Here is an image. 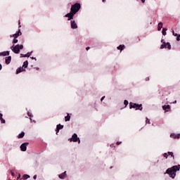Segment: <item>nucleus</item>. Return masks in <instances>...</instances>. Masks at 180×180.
I'll use <instances>...</instances> for the list:
<instances>
[{"instance_id":"nucleus-1","label":"nucleus","mask_w":180,"mask_h":180,"mask_svg":"<svg viewBox=\"0 0 180 180\" xmlns=\"http://www.w3.org/2000/svg\"><path fill=\"white\" fill-rule=\"evenodd\" d=\"M79 9H81V4H79V3H76L72 5L70 8V13L65 15V18H68V20H71V19H73L74 15H75V13H77Z\"/></svg>"},{"instance_id":"nucleus-2","label":"nucleus","mask_w":180,"mask_h":180,"mask_svg":"<svg viewBox=\"0 0 180 180\" xmlns=\"http://www.w3.org/2000/svg\"><path fill=\"white\" fill-rule=\"evenodd\" d=\"M180 169V165H179L178 166H173L171 168H169L166 171V174H168L169 175L170 178H175L176 176V171H179Z\"/></svg>"},{"instance_id":"nucleus-3","label":"nucleus","mask_w":180,"mask_h":180,"mask_svg":"<svg viewBox=\"0 0 180 180\" xmlns=\"http://www.w3.org/2000/svg\"><path fill=\"white\" fill-rule=\"evenodd\" d=\"M11 49L13 53L15 54H19V53H20V50H22L23 49V45L17 44L15 46V44H13Z\"/></svg>"},{"instance_id":"nucleus-4","label":"nucleus","mask_w":180,"mask_h":180,"mask_svg":"<svg viewBox=\"0 0 180 180\" xmlns=\"http://www.w3.org/2000/svg\"><path fill=\"white\" fill-rule=\"evenodd\" d=\"M27 65H29V62L27 60H25L24 63H23V65L22 68H20L18 69H17L16 70V74H19L23 71H25V68H27Z\"/></svg>"},{"instance_id":"nucleus-5","label":"nucleus","mask_w":180,"mask_h":180,"mask_svg":"<svg viewBox=\"0 0 180 180\" xmlns=\"http://www.w3.org/2000/svg\"><path fill=\"white\" fill-rule=\"evenodd\" d=\"M129 106L130 109L133 108L134 109H136V110H143V107H141V104L139 105L137 103H130Z\"/></svg>"},{"instance_id":"nucleus-6","label":"nucleus","mask_w":180,"mask_h":180,"mask_svg":"<svg viewBox=\"0 0 180 180\" xmlns=\"http://www.w3.org/2000/svg\"><path fill=\"white\" fill-rule=\"evenodd\" d=\"M160 49H168V50H171V44H169V42H163V44L160 46Z\"/></svg>"},{"instance_id":"nucleus-7","label":"nucleus","mask_w":180,"mask_h":180,"mask_svg":"<svg viewBox=\"0 0 180 180\" xmlns=\"http://www.w3.org/2000/svg\"><path fill=\"white\" fill-rule=\"evenodd\" d=\"M72 140L74 142L79 141V143H81V141H79V138H78V135L77 134H74L72 136ZM79 140V141H78Z\"/></svg>"},{"instance_id":"nucleus-8","label":"nucleus","mask_w":180,"mask_h":180,"mask_svg":"<svg viewBox=\"0 0 180 180\" xmlns=\"http://www.w3.org/2000/svg\"><path fill=\"white\" fill-rule=\"evenodd\" d=\"M27 143H22L21 146H20V150L21 151H26V150L27 149Z\"/></svg>"},{"instance_id":"nucleus-9","label":"nucleus","mask_w":180,"mask_h":180,"mask_svg":"<svg viewBox=\"0 0 180 180\" xmlns=\"http://www.w3.org/2000/svg\"><path fill=\"white\" fill-rule=\"evenodd\" d=\"M21 34H22V32H20V30H19L17 33L13 35H11V37H14V39H18V37H19V36H20Z\"/></svg>"},{"instance_id":"nucleus-10","label":"nucleus","mask_w":180,"mask_h":180,"mask_svg":"<svg viewBox=\"0 0 180 180\" xmlns=\"http://www.w3.org/2000/svg\"><path fill=\"white\" fill-rule=\"evenodd\" d=\"M169 155H171V157L174 158V153L172 152H168L167 153H164L163 157L165 158H168Z\"/></svg>"},{"instance_id":"nucleus-11","label":"nucleus","mask_w":180,"mask_h":180,"mask_svg":"<svg viewBox=\"0 0 180 180\" xmlns=\"http://www.w3.org/2000/svg\"><path fill=\"white\" fill-rule=\"evenodd\" d=\"M70 23L72 29H77L78 27V26L77 25V22H75V20H72Z\"/></svg>"},{"instance_id":"nucleus-12","label":"nucleus","mask_w":180,"mask_h":180,"mask_svg":"<svg viewBox=\"0 0 180 180\" xmlns=\"http://www.w3.org/2000/svg\"><path fill=\"white\" fill-rule=\"evenodd\" d=\"M63 127H64V126L61 125L60 124L56 126V134H58V131H60V130H61V129H63Z\"/></svg>"},{"instance_id":"nucleus-13","label":"nucleus","mask_w":180,"mask_h":180,"mask_svg":"<svg viewBox=\"0 0 180 180\" xmlns=\"http://www.w3.org/2000/svg\"><path fill=\"white\" fill-rule=\"evenodd\" d=\"M6 64H11V61L12 60V57L11 56H8L6 57Z\"/></svg>"},{"instance_id":"nucleus-14","label":"nucleus","mask_w":180,"mask_h":180,"mask_svg":"<svg viewBox=\"0 0 180 180\" xmlns=\"http://www.w3.org/2000/svg\"><path fill=\"white\" fill-rule=\"evenodd\" d=\"M170 137H172V139H179L180 134H172L170 135Z\"/></svg>"},{"instance_id":"nucleus-15","label":"nucleus","mask_w":180,"mask_h":180,"mask_svg":"<svg viewBox=\"0 0 180 180\" xmlns=\"http://www.w3.org/2000/svg\"><path fill=\"white\" fill-rule=\"evenodd\" d=\"M67 174L65 173V172L59 175V178L60 179H64V178H65Z\"/></svg>"},{"instance_id":"nucleus-16","label":"nucleus","mask_w":180,"mask_h":180,"mask_svg":"<svg viewBox=\"0 0 180 180\" xmlns=\"http://www.w3.org/2000/svg\"><path fill=\"white\" fill-rule=\"evenodd\" d=\"M0 56H9V51H4V52H1V53H0Z\"/></svg>"},{"instance_id":"nucleus-17","label":"nucleus","mask_w":180,"mask_h":180,"mask_svg":"<svg viewBox=\"0 0 180 180\" xmlns=\"http://www.w3.org/2000/svg\"><path fill=\"white\" fill-rule=\"evenodd\" d=\"M162 108L164 110H166V112H168V110H169L170 107H169V105H163Z\"/></svg>"},{"instance_id":"nucleus-18","label":"nucleus","mask_w":180,"mask_h":180,"mask_svg":"<svg viewBox=\"0 0 180 180\" xmlns=\"http://www.w3.org/2000/svg\"><path fill=\"white\" fill-rule=\"evenodd\" d=\"M18 139H23L25 137V132H21L20 134L18 136Z\"/></svg>"},{"instance_id":"nucleus-19","label":"nucleus","mask_w":180,"mask_h":180,"mask_svg":"<svg viewBox=\"0 0 180 180\" xmlns=\"http://www.w3.org/2000/svg\"><path fill=\"white\" fill-rule=\"evenodd\" d=\"M162 29V22H160L158 25V30L160 32Z\"/></svg>"},{"instance_id":"nucleus-20","label":"nucleus","mask_w":180,"mask_h":180,"mask_svg":"<svg viewBox=\"0 0 180 180\" xmlns=\"http://www.w3.org/2000/svg\"><path fill=\"white\" fill-rule=\"evenodd\" d=\"M167 28H163L162 29V33L163 34V36H166L167 35Z\"/></svg>"},{"instance_id":"nucleus-21","label":"nucleus","mask_w":180,"mask_h":180,"mask_svg":"<svg viewBox=\"0 0 180 180\" xmlns=\"http://www.w3.org/2000/svg\"><path fill=\"white\" fill-rule=\"evenodd\" d=\"M117 49L118 50H124V45H120L118 47H117Z\"/></svg>"},{"instance_id":"nucleus-22","label":"nucleus","mask_w":180,"mask_h":180,"mask_svg":"<svg viewBox=\"0 0 180 180\" xmlns=\"http://www.w3.org/2000/svg\"><path fill=\"white\" fill-rule=\"evenodd\" d=\"M32 53H33V51L28 52L27 54H25L23 57H30V56H32Z\"/></svg>"},{"instance_id":"nucleus-23","label":"nucleus","mask_w":180,"mask_h":180,"mask_svg":"<svg viewBox=\"0 0 180 180\" xmlns=\"http://www.w3.org/2000/svg\"><path fill=\"white\" fill-rule=\"evenodd\" d=\"M30 178V176L27 175V174H24L22 176V179H27Z\"/></svg>"},{"instance_id":"nucleus-24","label":"nucleus","mask_w":180,"mask_h":180,"mask_svg":"<svg viewBox=\"0 0 180 180\" xmlns=\"http://www.w3.org/2000/svg\"><path fill=\"white\" fill-rule=\"evenodd\" d=\"M2 114L0 113V120L1 122V123H5V120H4V118H2Z\"/></svg>"},{"instance_id":"nucleus-25","label":"nucleus","mask_w":180,"mask_h":180,"mask_svg":"<svg viewBox=\"0 0 180 180\" xmlns=\"http://www.w3.org/2000/svg\"><path fill=\"white\" fill-rule=\"evenodd\" d=\"M70 117H71L70 115H68V116L65 117V122H68L70 120Z\"/></svg>"},{"instance_id":"nucleus-26","label":"nucleus","mask_w":180,"mask_h":180,"mask_svg":"<svg viewBox=\"0 0 180 180\" xmlns=\"http://www.w3.org/2000/svg\"><path fill=\"white\" fill-rule=\"evenodd\" d=\"M18 43V39L16 38H14L13 40V44H16Z\"/></svg>"},{"instance_id":"nucleus-27","label":"nucleus","mask_w":180,"mask_h":180,"mask_svg":"<svg viewBox=\"0 0 180 180\" xmlns=\"http://www.w3.org/2000/svg\"><path fill=\"white\" fill-rule=\"evenodd\" d=\"M124 104L125 105V106H127V105H129V101L127 100H124Z\"/></svg>"},{"instance_id":"nucleus-28","label":"nucleus","mask_w":180,"mask_h":180,"mask_svg":"<svg viewBox=\"0 0 180 180\" xmlns=\"http://www.w3.org/2000/svg\"><path fill=\"white\" fill-rule=\"evenodd\" d=\"M176 40H177V41H179V40H180V34L177 35Z\"/></svg>"},{"instance_id":"nucleus-29","label":"nucleus","mask_w":180,"mask_h":180,"mask_svg":"<svg viewBox=\"0 0 180 180\" xmlns=\"http://www.w3.org/2000/svg\"><path fill=\"white\" fill-rule=\"evenodd\" d=\"M146 123H148V124H150V119L146 117Z\"/></svg>"},{"instance_id":"nucleus-30","label":"nucleus","mask_w":180,"mask_h":180,"mask_svg":"<svg viewBox=\"0 0 180 180\" xmlns=\"http://www.w3.org/2000/svg\"><path fill=\"white\" fill-rule=\"evenodd\" d=\"M173 36H178V34H175V31L172 30Z\"/></svg>"},{"instance_id":"nucleus-31","label":"nucleus","mask_w":180,"mask_h":180,"mask_svg":"<svg viewBox=\"0 0 180 180\" xmlns=\"http://www.w3.org/2000/svg\"><path fill=\"white\" fill-rule=\"evenodd\" d=\"M28 116H30V117H32L33 116L32 115V113H30V112H27Z\"/></svg>"},{"instance_id":"nucleus-32","label":"nucleus","mask_w":180,"mask_h":180,"mask_svg":"<svg viewBox=\"0 0 180 180\" xmlns=\"http://www.w3.org/2000/svg\"><path fill=\"white\" fill-rule=\"evenodd\" d=\"M37 175H34V176H33V179H37Z\"/></svg>"},{"instance_id":"nucleus-33","label":"nucleus","mask_w":180,"mask_h":180,"mask_svg":"<svg viewBox=\"0 0 180 180\" xmlns=\"http://www.w3.org/2000/svg\"><path fill=\"white\" fill-rule=\"evenodd\" d=\"M161 41H162V44H164V43H165V41L164 39H162Z\"/></svg>"},{"instance_id":"nucleus-34","label":"nucleus","mask_w":180,"mask_h":180,"mask_svg":"<svg viewBox=\"0 0 180 180\" xmlns=\"http://www.w3.org/2000/svg\"><path fill=\"white\" fill-rule=\"evenodd\" d=\"M120 144H122V142H117V146H119Z\"/></svg>"},{"instance_id":"nucleus-35","label":"nucleus","mask_w":180,"mask_h":180,"mask_svg":"<svg viewBox=\"0 0 180 180\" xmlns=\"http://www.w3.org/2000/svg\"><path fill=\"white\" fill-rule=\"evenodd\" d=\"M103 99H105V96L101 98V102H102V101H103Z\"/></svg>"},{"instance_id":"nucleus-36","label":"nucleus","mask_w":180,"mask_h":180,"mask_svg":"<svg viewBox=\"0 0 180 180\" xmlns=\"http://www.w3.org/2000/svg\"><path fill=\"white\" fill-rule=\"evenodd\" d=\"M89 49H90L89 46H88L86 48V50L88 51V50H89Z\"/></svg>"},{"instance_id":"nucleus-37","label":"nucleus","mask_w":180,"mask_h":180,"mask_svg":"<svg viewBox=\"0 0 180 180\" xmlns=\"http://www.w3.org/2000/svg\"><path fill=\"white\" fill-rule=\"evenodd\" d=\"M25 56L23 53H21L20 54V57L22 58V57H25V56Z\"/></svg>"},{"instance_id":"nucleus-38","label":"nucleus","mask_w":180,"mask_h":180,"mask_svg":"<svg viewBox=\"0 0 180 180\" xmlns=\"http://www.w3.org/2000/svg\"><path fill=\"white\" fill-rule=\"evenodd\" d=\"M2 70V65L0 64V70Z\"/></svg>"},{"instance_id":"nucleus-39","label":"nucleus","mask_w":180,"mask_h":180,"mask_svg":"<svg viewBox=\"0 0 180 180\" xmlns=\"http://www.w3.org/2000/svg\"><path fill=\"white\" fill-rule=\"evenodd\" d=\"M11 175H12L13 176H15V173L11 172Z\"/></svg>"},{"instance_id":"nucleus-40","label":"nucleus","mask_w":180,"mask_h":180,"mask_svg":"<svg viewBox=\"0 0 180 180\" xmlns=\"http://www.w3.org/2000/svg\"><path fill=\"white\" fill-rule=\"evenodd\" d=\"M141 1L143 2V4H144V2H146V0H141Z\"/></svg>"},{"instance_id":"nucleus-41","label":"nucleus","mask_w":180,"mask_h":180,"mask_svg":"<svg viewBox=\"0 0 180 180\" xmlns=\"http://www.w3.org/2000/svg\"><path fill=\"white\" fill-rule=\"evenodd\" d=\"M32 60H36V58L32 57Z\"/></svg>"},{"instance_id":"nucleus-42","label":"nucleus","mask_w":180,"mask_h":180,"mask_svg":"<svg viewBox=\"0 0 180 180\" xmlns=\"http://www.w3.org/2000/svg\"><path fill=\"white\" fill-rule=\"evenodd\" d=\"M173 103H176V101H174L173 102Z\"/></svg>"},{"instance_id":"nucleus-43","label":"nucleus","mask_w":180,"mask_h":180,"mask_svg":"<svg viewBox=\"0 0 180 180\" xmlns=\"http://www.w3.org/2000/svg\"><path fill=\"white\" fill-rule=\"evenodd\" d=\"M148 79H148V78H146V81H148Z\"/></svg>"},{"instance_id":"nucleus-44","label":"nucleus","mask_w":180,"mask_h":180,"mask_svg":"<svg viewBox=\"0 0 180 180\" xmlns=\"http://www.w3.org/2000/svg\"><path fill=\"white\" fill-rule=\"evenodd\" d=\"M103 2H105V0H103Z\"/></svg>"}]
</instances>
